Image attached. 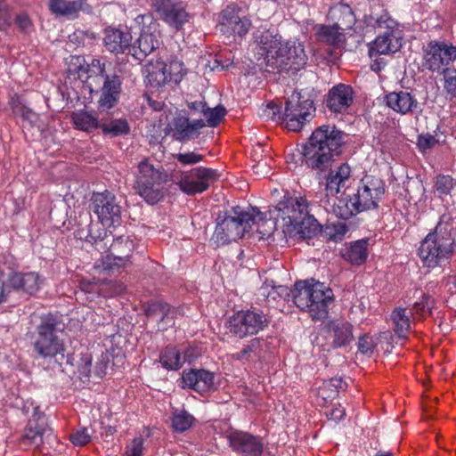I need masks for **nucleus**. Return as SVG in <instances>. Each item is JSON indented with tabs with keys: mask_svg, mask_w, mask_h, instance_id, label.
<instances>
[{
	"mask_svg": "<svg viewBox=\"0 0 456 456\" xmlns=\"http://www.w3.org/2000/svg\"><path fill=\"white\" fill-rule=\"evenodd\" d=\"M229 447L240 456H263L265 444L259 436L241 430H232L226 435Z\"/></svg>",
	"mask_w": 456,
	"mask_h": 456,
	"instance_id": "obj_14",
	"label": "nucleus"
},
{
	"mask_svg": "<svg viewBox=\"0 0 456 456\" xmlns=\"http://www.w3.org/2000/svg\"><path fill=\"white\" fill-rule=\"evenodd\" d=\"M314 29L318 41L324 42L331 45H339L346 40L345 35L342 32L344 28H340L338 24H318L314 26Z\"/></svg>",
	"mask_w": 456,
	"mask_h": 456,
	"instance_id": "obj_30",
	"label": "nucleus"
},
{
	"mask_svg": "<svg viewBox=\"0 0 456 456\" xmlns=\"http://www.w3.org/2000/svg\"><path fill=\"white\" fill-rule=\"evenodd\" d=\"M121 79L118 76H106L102 94L98 101L99 109L108 110L115 106L119 98Z\"/></svg>",
	"mask_w": 456,
	"mask_h": 456,
	"instance_id": "obj_26",
	"label": "nucleus"
},
{
	"mask_svg": "<svg viewBox=\"0 0 456 456\" xmlns=\"http://www.w3.org/2000/svg\"><path fill=\"white\" fill-rule=\"evenodd\" d=\"M152 6L163 21L176 29L188 21L185 5L179 0H152Z\"/></svg>",
	"mask_w": 456,
	"mask_h": 456,
	"instance_id": "obj_15",
	"label": "nucleus"
},
{
	"mask_svg": "<svg viewBox=\"0 0 456 456\" xmlns=\"http://www.w3.org/2000/svg\"><path fill=\"white\" fill-rule=\"evenodd\" d=\"M305 59H291L287 69H284V74L289 77H293L297 75L298 71L305 69Z\"/></svg>",
	"mask_w": 456,
	"mask_h": 456,
	"instance_id": "obj_57",
	"label": "nucleus"
},
{
	"mask_svg": "<svg viewBox=\"0 0 456 456\" xmlns=\"http://www.w3.org/2000/svg\"><path fill=\"white\" fill-rule=\"evenodd\" d=\"M68 4L66 0H50L49 6L52 12L56 15L66 16V9L68 8Z\"/></svg>",
	"mask_w": 456,
	"mask_h": 456,
	"instance_id": "obj_61",
	"label": "nucleus"
},
{
	"mask_svg": "<svg viewBox=\"0 0 456 456\" xmlns=\"http://www.w3.org/2000/svg\"><path fill=\"white\" fill-rule=\"evenodd\" d=\"M314 101L301 93H293L285 102L284 119L289 131L299 132L315 115Z\"/></svg>",
	"mask_w": 456,
	"mask_h": 456,
	"instance_id": "obj_9",
	"label": "nucleus"
},
{
	"mask_svg": "<svg viewBox=\"0 0 456 456\" xmlns=\"http://www.w3.org/2000/svg\"><path fill=\"white\" fill-rule=\"evenodd\" d=\"M384 102L387 107L401 115L421 111L416 98L406 91L390 92L384 96Z\"/></svg>",
	"mask_w": 456,
	"mask_h": 456,
	"instance_id": "obj_21",
	"label": "nucleus"
},
{
	"mask_svg": "<svg viewBox=\"0 0 456 456\" xmlns=\"http://www.w3.org/2000/svg\"><path fill=\"white\" fill-rule=\"evenodd\" d=\"M357 346L358 351L362 354H371L375 348L373 340L368 334H363L359 338Z\"/></svg>",
	"mask_w": 456,
	"mask_h": 456,
	"instance_id": "obj_55",
	"label": "nucleus"
},
{
	"mask_svg": "<svg viewBox=\"0 0 456 456\" xmlns=\"http://www.w3.org/2000/svg\"><path fill=\"white\" fill-rule=\"evenodd\" d=\"M133 250V242L127 239L118 237L113 240L110 247V254L102 259V267L109 273L118 272L129 262Z\"/></svg>",
	"mask_w": 456,
	"mask_h": 456,
	"instance_id": "obj_16",
	"label": "nucleus"
},
{
	"mask_svg": "<svg viewBox=\"0 0 456 456\" xmlns=\"http://www.w3.org/2000/svg\"><path fill=\"white\" fill-rule=\"evenodd\" d=\"M146 32H148V30H146ZM136 44L140 53L146 57L159 47V42L156 38L154 32H152L140 34V37L137 39Z\"/></svg>",
	"mask_w": 456,
	"mask_h": 456,
	"instance_id": "obj_41",
	"label": "nucleus"
},
{
	"mask_svg": "<svg viewBox=\"0 0 456 456\" xmlns=\"http://www.w3.org/2000/svg\"><path fill=\"white\" fill-rule=\"evenodd\" d=\"M347 134L335 125H322L316 127L298 151L301 165L317 177L325 178L328 195L336 196L350 178L352 169L346 163L332 169L346 145Z\"/></svg>",
	"mask_w": 456,
	"mask_h": 456,
	"instance_id": "obj_1",
	"label": "nucleus"
},
{
	"mask_svg": "<svg viewBox=\"0 0 456 456\" xmlns=\"http://www.w3.org/2000/svg\"><path fill=\"white\" fill-rule=\"evenodd\" d=\"M20 117L22 118V120L24 122V124L22 125L24 128L27 127V125L30 127H33L38 119L37 113H35L27 107H21Z\"/></svg>",
	"mask_w": 456,
	"mask_h": 456,
	"instance_id": "obj_59",
	"label": "nucleus"
},
{
	"mask_svg": "<svg viewBox=\"0 0 456 456\" xmlns=\"http://www.w3.org/2000/svg\"><path fill=\"white\" fill-rule=\"evenodd\" d=\"M69 440L76 446H84L91 441V435L87 428H84L70 434Z\"/></svg>",
	"mask_w": 456,
	"mask_h": 456,
	"instance_id": "obj_53",
	"label": "nucleus"
},
{
	"mask_svg": "<svg viewBox=\"0 0 456 456\" xmlns=\"http://www.w3.org/2000/svg\"><path fill=\"white\" fill-rule=\"evenodd\" d=\"M444 90L452 97H456V69L445 68L443 69Z\"/></svg>",
	"mask_w": 456,
	"mask_h": 456,
	"instance_id": "obj_51",
	"label": "nucleus"
},
{
	"mask_svg": "<svg viewBox=\"0 0 456 456\" xmlns=\"http://www.w3.org/2000/svg\"><path fill=\"white\" fill-rule=\"evenodd\" d=\"M217 27L227 39L232 38L236 41L248 34L251 21L246 17L240 18L237 8L229 5L220 12Z\"/></svg>",
	"mask_w": 456,
	"mask_h": 456,
	"instance_id": "obj_13",
	"label": "nucleus"
},
{
	"mask_svg": "<svg viewBox=\"0 0 456 456\" xmlns=\"http://www.w3.org/2000/svg\"><path fill=\"white\" fill-rule=\"evenodd\" d=\"M264 339L261 338H254L250 339L243 347L237 353L231 355L234 361L244 362L248 361L252 354H259Z\"/></svg>",
	"mask_w": 456,
	"mask_h": 456,
	"instance_id": "obj_37",
	"label": "nucleus"
},
{
	"mask_svg": "<svg viewBox=\"0 0 456 456\" xmlns=\"http://www.w3.org/2000/svg\"><path fill=\"white\" fill-rule=\"evenodd\" d=\"M132 36L126 30L110 28L105 31L104 45L108 51L116 54H122L128 48Z\"/></svg>",
	"mask_w": 456,
	"mask_h": 456,
	"instance_id": "obj_27",
	"label": "nucleus"
},
{
	"mask_svg": "<svg viewBox=\"0 0 456 456\" xmlns=\"http://www.w3.org/2000/svg\"><path fill=\"white\" fill-rule=\"evenodd\" d=\"M226 110L224 107L219 105L215 108L206 107L202 115L205 117L208 122V126L210 127H216L219 125L221 120L224 118Z\"/></svg>",
	"mask_w": 456,
	"mask_h": 456,
	"instance_id": "obj_44",
	"label": "nucleus"
},
{
	"mask_svg": "<svg viewBox=\"0 0 456 456\" xmlns=\"http://www.w3.org/2000/svg\"><path fill=\"white\" fill-rule=\"evenodd\" d=\"M385 192L386 184L381 178L366 175L356 188L336 197L331 211L338 218L348 220L359 213L378 208Z\"/></svg>",
	"mask_w": 456,
	"mask_h": 456,
	"instance_id": "obj_3",
	"label": "nucleus"
},
{
	"mask_svg": "<svg viewBox=\"0 0 456 456\" xmlns=\"http://www.w3.org/2000/svg\"><path fill=\"white\" fill-rule=\"evenodd\" d=\"M195 421L193 415L184 409H176L172 413L171 424L175 432L183 433L190 429Z\"/></svg>",
	"mask_w": 456,
	"mask_h": 456,
	"instance_id": "obj_35",
	"label": "nucleus"
},
{
	"mask_svg": "<svg viewBox=\"0 0 456 456\" xmlns=\"http://www.w3.org/2000/svg\"><path fill=\"white\" fill-rule=\"evenodd\" d=\"M219 176L216 169L199 167L183 172L177 184L183 192L195 195L207 191L210 183L217 180Z\"/></svg>",
	"mask_w": 456,
	"mask_h": 456,
	"instance_id": "obj_12",
	"label": "nucleus"
},
{
	"mask_svg": "<svg viewBox=\"0 0 456 456\" xmlns=\"http://www.w3.org/2000/svg\"><path fill=\"white\" fill-rule=\"evenodd\" d=\"M256 51L259 57H302L303 45L299 41L281 42V37L266 30L256 37Z\"/></svg>",
	"mask_w": 456,
	"mask_h": 456,
	"instance_id": "obj_10",
	"label": "nucleus"
},
{
	"mask_svg": "<svg viewBox=\"0 0 456 456\" xmlns=\"http://www.w3.org/2000/svg\"><path fill=\"white\" fill-rule=\"evenodd\" d=\"M7 287L32 295L40 288L39 274L36 272H11L7 278Z\"/></svg>",
	"mask_w": 456,
	"mask_h": 456,
	"instance_id": "obj_22",
	"label": "nucleus"
},
{
	"mask_svg": "<svg viewBox=\"0 0 456 456\" xmlns=\"http://www.w3.org/2000/svg\"><path fill=\"white\" fill-rule=\"evenodd\" d=\"M91 208L104 227L119 225L122 208L113 192L109 190L94 192L91 197Z\"/></svg>",
	"mask_w": 456,
	"mask_h": 456,
	"instance_id": "obj_11",
	"label": "nucleus"
},
{
	"mask_svg": "<svg viewBox=\"0 0 456 456\" xmlns=\"http://www.w3.org/2000/svg\"><path fill=\"white\" fill-rule=\"evenodd\" d=\"M18 27L23 32L29 34L32 30V23L28 16L25 13L19 14L16 18Z\"/></svg>",
	"mask_w": 456,
	"mask_h": 456,
	"instance_id": "obj_63",
	"label": "nucleus"
},
{
	"mask_svg": "<svg viewBox=\"0 0 456 456\" xmlns=\"http://www.w3.org/2000/svg\"><path fill=\"white\" fill-rule=\"evenodd\" d=\"M168 83L178 84L186 74V69L179 59H166Z\"/></svg>",
	"mask_w": 456,
	"mask_h": 456,
	"instance_id": "obj_40",
	"label": "nucleus"
},
{
	"mask_svg": "<svg viewBox=\"0 0 456 456\" xmlns=\"http://www.w3.org/2000/svg\"><path fill=\"white\" fill-rule=\"evenodd\" d=\"M83 11L90 12L92 8L88 5L86 0H76L69 2L68 8L66 9V16L76 15L78 12Z\"/></svg>",
	"mask_w": 456,
	"mask_h": 456,
	"instance_id": "obj_54",
	"label": "nucleus"
},
{
	"mask_svg": "<svg viewBox=\"0 0 456 456\" xmlns=\"http://www.w3.org/2000/svg\"><path fill=\"white\" fill-rule=\"evenodd\" d=\"M61 320L57 314H43L36 326V331L30 336L35 353L44 359L56 358L59 363L66 358V346L58 336L61 331Z\"/></svg>",
	"mask_w": 456,
	"mask_h": 456,
	"instance_id": "obj_5",
	"label": "nucleus"
},
{
	"mask_svg": "<svg viewBox=\"0 0 456 456\" xmlns=\"http://www.w3.org/2000/svg\"><path fill=\"white\" fill-rule=\"evenodd\" d=\"M265 62V71L269 73L284 74V69L291 59H263Z\"/></svg>",
	"mask_w": 456,
	"mask_h": 456,
	"instance_id": "obj_50",
	"label": "nucleus"
},
{
	"mask_svg": "<svg viewBox=\"0 0 456 456\" xmlns=\"http://www.w3.org/2000/svg\"><path fill=\"white\" fill-rule=\"evenodd\" d=\"M86 69H88L87 72L82 71V74L79 75V79L84 82L93 77L102 76L105 71L104 64L101 63L100 59H91V62L86 66Z\"/></svg>",
	"mask_w": 456,
	"mask_h": 456,
	"instance_id": "obj_47",
	"label": "nucleus"
},
{
	"mask_svg": "<svg viewBox=\"0 0 456 456\" xmlns=\"http://www.w3.org/2000/svg\"><path fill=\"white\" fill-rule=\"evenodd\" d=\"M167 66L163 59H151L144 65L143 74L150 86L159 88L168 83Z\"/></svg>",
	"mask_w": 456,
	"mask_h": 456,
	"instance_id": "obj_25",
	"label": "nucleus"
},
{
	"mask_svg": "<svg viewBox=\"0 0 456 456\" xmlns=\"http://www.w3.org/2000/svg\"><path fill=\"white\" fill-rule=\"evenodd\" d=\"M101 129L104 134H110L113 137L126 135L130 132V126L126 119H114L109 123L102 122Z\"/></svg>",
	"mask_w": 456,
	"mask_h": 456,
	"instance_id": "obj_39",
	"label": "nucleus"
},
{
	"mask_svg": "<svg viewBox=\"0 0 456 456\" xmlns=\"http://www.w3.org/2000/svg\"><path fill=\"white\" fill-rule=\"evenodd\" d=\"M277 210L281 213L282 219H288L292 225L294 217L303 216L309 208V203L305 197H292L285 195L283 199L277 204Z\"/></svg>",
	"mask_w": 456,
	"mask_h": 456,
	"instance_id": "obj_23",
	"label": "nucleus"
},
{
	"mask_svg": "<svg viewBox=\"0 0 456 456\" xmlns=\"http://www.w3.org/2000/svg\"><path fill=\"white\" fill-rule=\"evenodd\" d=\"M346 387V384L342 378L335 377L323 384L321 387V393L324 398H334L338 395L339 390L345 389Z\"/></svg>",
	"mask_w": 456,
	"mask_h": 456,
	"instance_id": "obj_42",
	"label": "nucleus"
},
{
	"mask_svg": "<svg viewBox=\"0 0 456 456\" xmlns=\"http://www.w3.org/2000/svg\"><path fill=\"white\" fill-rule=\"evenodd\" d=\"M395 324L394 331L399 338H406L411 329L410 316L406 314L405 308H396L391 314Z\"/></svg>",
	"mask_w": 456,
	"mask_h": 456,
	"instance_id": "obj_34",
	"label": "nucleus"
},
{
	"mask_svg": "<svg viewBox=\"0 0 456 456\" xmlns=\"http://www.w3.org/2000/svg\"><path fill=\"white\" fill-rule=\"evenodd\" d=\"M134 24L140 30V34L147 33L146 30H148V33H152L157 27V22L150 12L137 15L134 18Z\"/></svg>",
	"mask_w": 456,
	"mask_h": 456,
	"instance_id": "obj_45",
	"label": "nucleus"
},
{
	"mask_svg": "<svg viewBox=\"0 0 456 456\" xmlns=\"http://www.w3.org/2000/svg\"><path fill=\"white\" fill-rule=\"evenodd\" d=\"M159 362L162 367L168 370H179L185 362H191L189 350L182 356L180 351L175 346H166L159 354Z\"/></svg>",
	"mask_w": 456,
	"mask_h": 456,
	"instance_id": "obj_29",
	"label": "nucleus"
},
{
	"mask_svg": "<svg viewBox=\"0 0 456 456\" xmlns=\"http://www.w3.org/2000/svg\"><path fill=\"white\" fill-rule=\"evenodd\" d=\"M76 62H70L68 64V72L70 75H77L79 79V75L82 74V71L87 72L86 66L90 64L87 62L86 59H76Z\"/></svg>",
	"mask_w": 456,
	"mask_h": 456,
	"instance_id": "obj_56",
	"label": "nucleus"
},
{
	"mask_svg": "<svg viewBox=\"0 0 456 456\" xmlns=\"http://www.w3.org/2000/svg\"><path fill=\"white\" fill-rule=\"evenodd\" d=\"M441 217L434 231L428 232L420 241L418 248L424 266L436 268L442 262L447 260L453 251V240L452 238V225L445 223Z\"/></svg>",
	"mask_w": 456,
	"mask_h": 456,
	"instance_id": "obj_6",
	"label": "nucleus"
},
{
	"mask_svg": "<svg viewBox=\"0 0 456 456\" xmlns=\"http://www.w3.org/2000/svg\"><path fill=\"white\" fill-rule=\"evenodd\" d=\"M346 415V410L340 404L333 406L326 412L329 419L333 420L335 423L339 422Z\"/></svg>",
	"mask_w": 456,
	"mask_h": 456,
	"instance_id": "obj_62",
	"label": "nucleus"
},
{
	"mask_svg": "<svg viewBox=\"0 0 456 456\" xmlns=\"http://www.w3.org/2000/svg\"><path fill=\"white\" fill-rule=\"evenodd\" d=\"M454 186V182L452 176L440 175L436 176L435 182V188L438 195H449Z\"/></svg>",
	"mask_w": 456,
	"mask_h": 456,
	"instance_id": "obj_48",
	"label": "nucleus"
},
{
	"mask_svg": "<svg viewBox=\"0 0 456 456\" xmlns=\"http://www.w3.org/2000/svg\"><path fill=\"white\" fill-rule=\"evenodd\" d=\"M71 122L76 129L87 133L101 128L102 125V120L95 114L84 110L73 112Z\"/></svg>",
	"mask_w": 456,
	"mask_h": 456,
	"instance_id": "obj_33",
	"label": "nucleus"
},
{
	"mask_svg": "<svg viewBox=\"0 0 456 456\" xmlns=\"http://www.w3.org/2000/svg\"><path fill=\"white\" fill-rule=\"evenodd\" d=\"M257 225V232L264 236H269L275 228V222L267 219L266 214L257 208L245 211L237 206L231 213H219L216 217V228L211 237V242L216 248L227 245L242 238L253 225Z\"/></svg>",
	"mask_w": 456,
	"mask_h": 456,
	"instance_id": "obj_2",
	"label": "nucleus"
},
{
	"mask_svg": "<svg viewBox=\"0 0 456 456\" xmlns=\"http://www.w3.org/2000/svg\"><path fill=\"white\" fill-rule=\"evenodd\" d=\"M270 322V317L262 309L251 306L233 312L226 319L224 327L231 338L244 339L265 330Z\"/></svg>",
	"mask_w": 456,
	"mask_h": 456,
	"instance_id": "obj_8",
	"label": "nucleus"
},
{
	"mask_svg": "<svg viewBox=\"0 0 456 456\" xmlns=\"http://www.w3.org/2000/svg\"><path fill=\"white\" fill-rule=\"evenodd\" d=\"M425 51L430 57H456V46L444 41H431Z\"/></svg>",
	"mask_w": 456,
	"mask_h": 456,
	"instance_id": "obj_38",
	"label": "nucleus"
},
{
	"mask_svg": "<svg viewBox=\"0 0 456 456\" xmlns=\"http://www.w3.org/2000/svg\"><path fill=\"white\" fill-rule=\"evenodd\" d=\"M341 256L354 265H362L368 257V241L358 240L350 243L342 249Z\"/></svg>",
	"mask_w": 456,
	"mask_h": 456,
	"instance_id": "obj_31",
	"label": "nucleus"
},
{
	"mask_svg": "<svg viewBox=\"0 0 456 456\" xmlns=\"http://www.w3.org/2000/svg\"><path fill=\"white\" fill-rule=\"evenodd\" d=\"M45 430L39 425L32 424V421H28L27 428H25L24 435L22 436V444L34 445L36 448L40 449L43 444V436Z\"/></svg>",
	"mask_w": 456,
	"mask_h": 456,
	"instance_id": "obj_36",
	"label": "nucleus"
},
{
	"mask_svg": "<svg viewBox=\"0 0 456 456\" xmlns=\"http://www.w3.org/2000/svg\"><path fill=\"white\" fill-rule=\"evenodd\" d=\"M354 96L352 86L340 83L329 90L325 97V105L332 113H342L352 105Z\"/></svg>",
	"mask_w": 456,
	"mask_h": 456,
	"instance_id": "obj_20",
	"label": "nucleus"
},
{
	"mask_svg": "<svg viewBox=\"0 0 456 456\" xmlns=\"http://www.w3.org/2000/svg\"><path fill=\"white\" fill-rule=\"evenodd\" d=\"M108 364V355L102 354L101 359L96 362L94 367L95 375L99 378H103L107 373Z\"/></svg>",
	"mask_w": 456,
	"mask_h": 456,
	"instance_id": "obj_64",
	"label": "nucleus"
},
{
	"mask_svg": "<svg viewBox=\"0 0 456 456\" xmlns=\"http://www.w3.org/2000/svg\"><path fill=\"white\" fill-rule=\"evenodd\" d=\"M134 188L148 204H157L163 198V184L168 181V174L162 166L155 167L148 159L138 163Z\"/></svg>",
	"mask_w": 456,
	"mask_h": 456,
	"instance_id": "obj_7",
	"label": "nucleus"
},
{
	"mask_svg": "<svg viewBox=\"0 0 456 456\" xmlns=\"http://www.w3.org/2000/svg\"><path fill=\"white\" fill-rule=\"evenodd\" d=\"M292 226L304 238H312L321 231L320 224L314 215L310 214L309 209L305 211L303 216L294 217Z\"/></svg>",
	"mask_w": 456,
	"mask_h": 456,
	"instance_id": "obj_32",
	"label": "nucleus"
},
{
	"mask_svg": "<svg viewBox=\"0 0 456 456\" xmlns=\"http://www.w3.org/2000/svg\"><path fill=\"white\" fill-rule=\"evenodd\" d=\"M259 116L266 119L285 121L284 111H281V105L274 102H269L266 105L262 106Z\"/></svg>",
	"mask_w": 456,
	"mask_h": 456,
	"instance_id": "obj_43",
	"label": "nucleus"
},
{
	"mask_svg": "<svg viewBox=\"0 0 456 456\" xmlns=\"http://www.w3.org/2000/svg\"><path fill=\"white\" fill-rule=\"evenodd\" d=\"M214 379V372L197 368L184 370L181 377L183 388H189L201 395L213 388Z\"/></svg>",
	"mask_w": 456,
	"mask_h": 456,
	"instance_id": "obj_18",
	"label": "nucleus"
},
{
	"mask_svg": "<svg viewBox=\"0 0 456 456\" xmlns=\"http://www.w3.org/2000/svg\"><path fill=\"white\" fill-rule=\"evenodd\" d=\"M290 293L294 304L307 312L313 321H323L328 317L334 294L324 283L314 279L297 281Z\"/></svg>",
	"mask_w": 456,
	"mask_h": 456,
	"instance_id": "obj_4",
	"label": "nucleus"
},
{
	"mask_svg": "<svg viewBox=\"0 0 456 456\" xmlns=\"http://www.w3.org/2000/svg\"><path fill=\"white\" fill-rule=\"evenodd\" d=\"M206 126L204 120L194 119L183 115H176L169 124V134L178 142H186L200 135V130Z\"/></svg>",
	"mask_w": 456,
	"mask_h": 456,
	"instance_id": "obj_19",
	"label": "nucleus"
},
{
	"mask_svg": "<svg viewBox=\"0 0 456 456\" xmlns=\"http://www.w3.org/2000/svg\"><path fill=\"white\" fill-rule=\"evenodd\" d=\"M436 140L429 134H419L417 140V146L420 151H426L435 146Z\"/></svg>",
	"mask_w": 456,
	"mask_h": 456,
	"instance_id": "obj_58",
	"label": "nucleus"
},
{
	"mask_svg": "<svg viewBox=\"0 0 456 456\" xmlns=\"http://www.w3.org/2000/svg\"><path fill=\"white\" fill-rule=\"evenodd\" d=\"M175 159L183 165H194L202 161L204 159V155L194 151H188L175 154Z\"/></svg>",
	"mask_w": 456,
	"mask_h": 456,
	"instance_id": "obj_52",
	"label": "nucleus"
},
{
	"mask_svg": "<svg viewBox=\"0 0 456 456\" xmlns=\"http://www.w3.org/2000/svg\"><path fill=\"white\" fill-rule=\"evenodd\" d=\"M170 311V305L162 301H153L147 305L145 314L148 317L160 316L163 321Z\"/></svg>",
	"mask_w": 456,
	"mask_h": 456,
	"instance_id": "obj_46",
	"label": "nucleus"
},
{
	"mask_svg": "<svg viewBox=\"0 0 456 456\" xmlns=\"http://www.w3.org/2000/svg\"><path fill=\"white\" fill-rule=\"evenodd\" d=\"M401 46L398 38L393 35L392 31H387L384 36L377 37L376 39L369 44L370 57L374 55H387L395 53Z\"/></svg>",
	"mask_w": 456,
	"mask_h": 456,
	"instance_id": "obj_28",
	"label": "nucleus"
},
{
	"mask_svg": "<svg viewBox=\"0 0 456 456\" xmlns=\"http://www.w3.org/2000/svg\"><path fill=\"white\" fill-rule=\"evenodd\" d=\"M207 62L204 64L205 73L208 69L209 71H221L238 69L239 75L249 76L254 75L257 70L261 69V64H255L252 59H206Z\"/></svg>",
	"mask_w": 456,
	"mask_h": 456,
	"instance_id": "obj_17",
	"label": "nucleus"
},
{
	"mask_svg": "<svg viewBox=\"0 0 456 456\" xmlns=\"http://www.w3.org/2000/svg\"><path fill=\"white\" fill-rule=\"evenodd\" d=\"M325 329L332 333V347H345L354 340V327L346 321L332 320L326 323Z\"/></svg>",
	"mask_w": 456,
	"mask_h": 456,
	"instance_id": "obj_24",
	"label": "nucleus"
},
{
	"mask_svg": "<svg viewBox=\"0 0 456 456\" xmlns=\"http://www.w3.org/2000/svg\"><path fill=\"white\" fill-rule=\"evenodd\" d=\"M332 232L330 233L331 240L338 241L341 240L348 231L347 225L344 223L338 222L332 224Z\"/></svg>",
	"mask_w": 456,
	"mask_h": 456,
	"instance_id": "obj_60",
	"label": "nucleus"
},
{
	"mask_svg": "<svg viewBox=\"0 0 456 456\" xmlns=\"http://www.w3.org/2000/svg\"><path fill=\"white\" fill-rule=\"evenodd\" d=\"M434 307V300L428 294L423 293L419 301L415 302L411 308V314L423 315L425 313H431Z\"/></svg>",
	"mask_w": 456,
	"mask_h": 456,
	"instance_id": "obj_49",
	"label": "nucleus"
}]
</instances>
